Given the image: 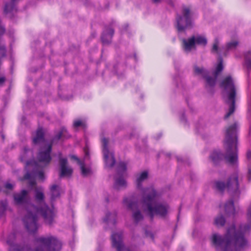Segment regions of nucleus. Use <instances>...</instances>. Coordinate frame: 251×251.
<instances>
[{
	"label": "nucleus",
	"mask_w": 251,
	"mask_h": 251,
	"mask_svg": "<svg viewBox=\"0 0 251 251\" xmlns=\"http://www.w3.org/2000/svg\"><path fill=\"white\" fill-rule=\"evenodd\" d=\"M182 16H177L176 17L177 28L179 31H182L187 27L191 26V13L189 7L184 6L182 8Z\"/></svg>",
	"instance_id": "10"
},
{
	"label": "nucleus",
	"mask_w": 251,
	"mask_h": 251,
	"mask_svg": "<svg viewBox=\"0 0 251 251\" xmlns=\"http://www.w3.org/2000/svg\"><path fill=\"white\" fill-rule=\"evenodd\" d=\"M61 193V188L59 185L53 184L50 187V202L52 209H53V202L56 199L60 197Z\"/></svg>",
	"instance_id": "18"
},
{
	"label": "nucleus",
	"mask_w": 251,
	"mask_h": 251,
	"mask_svg": "<svg viewBox=\"0 0 251 251\" xmlns=\"http://www.w3.org/2000/svg\"><path fill=\"white\" fill-rule=\"evenodd\" d=\"M249 179H251V169L249 170Z\"/></svg>",
	"instance_id": "48"
},
{
	"label": "nucleus",
	"mask_w": 251,
	"mask_h": 251,
	"mask_svg": "<svg viewBox=\"0 0 251 251\" xmlns=\"http://www.w3.org/2000/svg\"><path fill=\"white\" fill-rule=\"evenodd\" d=\"M248 215L251 217V206L248 208Z\"/></svg>",
	"instance_id": "45"
},
{
	"label": "nucleus",
	"mask_w": 251,
	"mask_h": 251,
	"mask_svg": "<svg viewBox=\"0 0 251 251\" xmlns=\"http://www.w3.org/2000/svg\"><path fill=\"white\" fill-rule=\"evenodd\" d=\"M145 234L147 237H150L151 239H153V235L151 233L146 231Z\"/></svg>",
	"instance_id": "43"
},
{
	"label": "nucleus",
	"mask_w": 251,
	"mask_h": 251,
	"mask_svg": "<svg viewBox=\"0 0 251 251\" xmlns=\"http://www.w3.org/2000/svg\"><path fill=\"white\" fill-rule=\"evenodd\" d=\"M63 130L61 131H60L53 139L52 142H53L55 140H59L60 139L63 135Z\"/></svg>",
	"instance_id": "39"
},
{
	"label": "nucleus",
	"mask_w": 251,
	"mask_h": 251,
	"mask_svg": "<svg viewBox=\"0 0 251 251\" xmlns=\"http://www.w3.org/2000/svg\"><path fill=\"white\" fill-rule=\"evenodd\" d=\"M34 144H44L45 143L44 135L43 129L39 128L36 131V136L33 139Z\"/></svg>",
	"instance_id": "21"
},
{
	"label": "nucleus",
	"mask_w": 251,
	"mask_h": 251,
	"mask_svg": "<svg viewBox=\"0 0 251 251\" xmlns=\"http://www.w3.org/2000/svg\"><path fill=\"white\" fill-rule=\"evenodd\" d=\"M116 214L115 212L107 213L103 221L107 224L115 225L116 224Z\"/></svg>",
	"instance_id": "26"
},
{
	"label": "nucleus",
	"mask_w": 251,
	"mask_h": 251,
	"mask_svg": "<svg viewBox=\"0 0 251 251\" xmlns=\"http://www.w3.org/2000/svg\"><path fill=\"white\" fill-rule=\"evenodd\" d=\"M14 186V183L6 182L3 186L2 191L6 194L10 193L13 190Z\"/></svg>",
	"instance_id": "29"
},
{
	"label": "nucleus",
	"mask_w": 251,
	"mask_h": 251,
	"mask_svg": "<svg viewBox=\"0 0 251 251\" xmlns=\"http://www.w3.org/2000/svg\"><path fill=\"white\" fill-rule=\"evenodd\" d=\"M239 42L237 41H232L227 43L225 48L222 49L225 50L226 51L235 49L238 45Z\"/></svg>",
	"instance_id": "28"
},
{
	"label": "nucleus",
	"mask_w": 251,
	"mask_h": 251,
	"mask_svg": "<svg viewBox=\"0 0 251 251\" xmlns=\"http://www.w3.org/2000/svg\"><path fill=\"white\" fill-rule=\"evenodd\" d=\"M237 128L236 123L229 126L226 129L224 140V147L226 150L224 158L227 163L232 166H236L238 164V149Z\"/></svg>",
	"instance_id": "4"
},
{
	"label": "nucleus",
	"mask_w": 251,
	"mask_h": 251,
	"mask_svg": "<svg viewBox=\"0 0 251 251\" xmlns=\"http://www.w3.org/2000/svg\"><path fill=\"white\" fill-rule=\"evenodd\" d=\"M5 29L1 25V21L0 20V54L2 56H5L6 54V48L5 45L1 42V36L4 34Z\"/></svg>",
	"instance_id": "24"
},
{
	"label": "nucleus",
	"mask_w": 251,
	"mask_h": 251,
	"mask_svg": "<svg viewBox=\"0 0 251 251\" xmlns=\"http://www.w3.org/2000/svg\"><path fill=\"white\" fill-rule=\"evenodd\" d=\"M223 154L219 151H214L210 156L211 159L214 164L218 163L222 159Z\"/></svg>",
	"instance_id": "25"
},
{
	"label": "nucleus",
	"mask_w": 251,
	"mask_h": 251,
	"mask_svg": "<svg viewBox=\"0 0 251 251\" xmlns=\"http://www.w3.org/2000/svg\"><path fill=\"white\" fill-rule=\"evenodd\" d=\"M182 42L183 49L186 53L191 52L192 50H196L195 38L193 36L188 39H183Z\"/></svg>",
	"instance_id": "17"
},
{
	"label": "nucleus",
	"mask_w": 251,
	"mask_h": 251,
	"mask_svg": "<svg viewBox=\"0 0 251 251\" xmlns=\"http://www.w3.org/2000/svg\"><path fill=\"white\" fill-rule=\"evenodd\" d=\"M155 4H158L161 2V0H151Z\"/></svg>",
	"instance_id": "46"
},
{
	"label": "nucleus",
	"mask_w": 251,
	"mask_h": 251,
	"mask_svg": "<svg viewBox=\"0 0 251 251\" xmlns=\"http://www.w3.org/2000/svg\"><path fill=\"white\" fill-rule=\"evenodd\" d=\"M84 152H85V157H89V151L87 149L85 148L84 149Z\"/></svg>",
	"instance_id": "44"
},
{
	"label": "nucleus",
	"mask_w": 251,
	"mask_h": 251,
	"mask_svg": "<svg viewBox=\"0 0 251 251\" xmlns=\"http://www.w3.org/2000/svg\"><path fill=\"white\" fill-rule=\"evenodd\" d=\"M219 40L217 38H216L214 40V43L213 45L211 52L213 53H217L219 54V56H221L220 53L219 51Z\"/></svg>",
	"instance_id": "31"
},
{
	"label": "nucleus",
	"mask_w": 251,
	"mask_h": 251,
	"mask_svg": "<svg viewBox=\"0 0 251 251\" xmlns=\"http://www.w3.org/2000/svg\"><path fill=\"white\" fill-rule=\"evenodd\" d=\"M219 63L217 66L215 72V75L217 76L218 74L223 70V60L221 56H219Z\"/></svg>",
	"instance_id": "33"
},
{
	"label": "nucleus",
	"mask_w": 251,
	"mask_h": 251,
	"mask_svg": "<svg viewBox=\"0 0 251 251\" xmlns=\"http://www.w3.org/2000/svg\"><path fill=\"white\" fill-rule=\"evenodd\" d=\"M71 158L74 159V160H76L77 162V163L79 165H81L82 164H83L81 161L79 159V158L78 157H77L75 155H72L71 156Z\"/></svg>",
	"instance_id": "40"
},
{
	"label": "nucleus",
	"mask_w": 251,
	"mask_h": 251,
	"mask_svg": "<svg viewBox=\"0 0 251 251\" xmlns=\"http://www.w3.org/2000/svg\"><path fill=\"white\" fill-rule=\"evenodd\" d=\"M51 144H49L40 150L37 156V162H35L36 166L44 167L50 164L51 160Z\"/></svg>",
	"instance_id": "11"
},
{
	"label": "nucleus",
	"mask_w": 251,
	"mask_h": 251,
	"mask_svg": "<svg viewBox=\"0 0 251 251\" xmlns=\"http://www.w3.org/2000/svg\"><path fill=\"white\" fill-rule=\"evenodd\" d=\"M126 170V165L125 163L121 162L118 164L117 167V175L118 176H115L114 187L119 189L126 187V182L122 176Z\"/></svg>",
	"instance_id": "13"
},
{
	"label": "nucleus",
	"mask_w": 251,
	"mask_h": 251,
	"mask_svg": "<svg viewBox=\"0 0 251 251\" xmlns=\"http://www.w3.org/2000/svg\"><path fill=\"white\" fill-rule=\"evenodd\" d=\"M124 203L128 209L132 211V217L135 223H138L143 220V215L138 208V201L134 196L125 198Z\"/></svg>",
	"instance_id": "9"
},
{
	"label": "nucleus",
	"mask_w": 251,
	"mask_h": 251,
	"mask_svg": "<svg viewBox=\"0 0 251 251\" xmlns=\"http://www.w3.org/2000/svg\"><path fill=\"white\" fill-rule=\"evenodd\" d=\"M247 157L248 159H251V149L248 150L247 152Z\"/></svg>",
	"instance_id": "42"
},
{
	"label": "nucleus",
	"mask_w": 251,
	"mask_h": 251,
	"mask_svg": "<svg viewBox=\"0 0 251 251\" xmlns=\"http://www.w3.org/2000/svg\"><path fill=\"white\" fill-rule=\"evenodd\" d=\"M37 247L34 251H59L61 248V242L55 237H40L36 240Z\"/></svg>",
	"instance_id": "8"
},
{
	"label": "nucleus",
	"mask_w": 251,
	"mask_h": 251,
	"mask_svg": "<svg viewBox=\"0 0 251 251\" xmlns=\"http://www.w3.org/2000/svg\"><path fill=\"white\" fill-rule=\"evenodd\" d=\"M250 52H248L247 54L245 56V65L246 67L248 70H250L251 69V57L249 56V54H250Z\"/></svg>",
	"instance_id": "36"
},
{
	"label": "nucleus",
	"mask_w": 251,
	"mask_h": 251,
	"mask_svg": "<svg viewBox=\"0 0 251 251\" xmlns=\"http://www.w3.org/2000/svg\"><path fill=\"white\" fill-rule=\"evenodd\" d=\"M30 174L28 173H26L25 176V179H29V184L34 189L35 191L34 198L36 202L41 206L39 208L36 207L37 213H40L44 218L45 223L49 226H51L54 222V218L55 217V213L54 209L50 208L49 206L45 203V195L43 189L42 187H37L36 186V182L34 179H30Z\"/></svg>",
	"instance_id": "5"
},
{
	"label": "nucleus",
	"mask_w": 251,
	"mask_h": 251,
	"mask_svg": "<svg viewBox=\"0 0 251 251\" xmlns=\"http://www.w3.org/2000/svg\"><path fill=\"white\" fill-rule=\"evenodd\" d=\"M1 137H2V138L3 140V139H4V136H3V135H1Z\"/></svg>",
	"instance_id": "51"
},
{
	"label": "nucleus",
	"mask_w": 251,
	"mask_h": 251,
	"mask_svg": "<svg viewBox=\"0 0 251 251\" xmlns=\"http://www.w3.org/2000/svg\"><path fill=\"white\" fill-rule=\"evenodd\" d=\"M34 175L36 176H37L40 179H41L42 180H44V173H43V171H39L37 172H35Z\"/></svg>",
	"instance_id": "38"
},
{
	"label": "nucleus",
	"mask_w": 251,
	"mask_h": 251,
	"mask_svg": "<svg viewBox=\"0 0 251 251\" xmlns=\"http://www.w3.org/2000/svg\"><path fill=\"white\" fill-rule=\"evenodd\" d=\"M7 206L6 201H2L0 202V217L2 216L6 210Z\"/></svg>",
	"instance_id": "35"
},
{
	"label": "nucleus",
	"mask_w": 251,
	"mask_h": 251,
	"mask_svg": "<svg viewBox=\"0 0 251 251\" xmlns=\"http://www.w3.org/2000/svg\"><path fill=\"white\" fill-rule=\"evenodd\" d=\"M239 183L238 175L237 173H234L230 176L226 182L218 180L215 181L214 184L217 190L223 193L225 190H226L229 194L235 199L239 198L241 194Z\"/></svg>",
	"instance_id": "6"
},
{
	"label": "nucleus",
	"mask_w": 251,
	"mask_h": 251,
	"mask_svg": "<svg viewBox=\"0 0 251 251\" xmlns=\"http://www.w3.org/2000/svg\"><path fill=\"white\" fill-rule=\"evenodd\" d=\"M122 239L123 233L122 231L112 234L113 247L116 248L117 251H131L128 248L124 247Z\"/></svg>",
	"instance_id": "14"
},
{
	"label": "nucleus",
	"mask_w": 251,
	"mask_h": 251,
	"mask_svg": "<svg viewBox=\"0 0 251 251\" xmlns=\"http://www.w3.org/2000/svg\"><path fill=\"white\" fill-rule=\"evenodd\" d=\"M216 78V75H215V78H213L211 76H209L208 75H207L206 77L204 78L206 80L207 85H208L210 87H213L215 84Z\"/></svg>",
	"instance_id": "32"
},
{
	"label": "nucleus",
	"mask_w": 251,
	"mask_h": 251,
	"mask_svg": "<svg viewBox=\"0 0 251 251\" xmlns=\"http://www.w3.org/2000/svg\"><path fill=\"white\" fill-rule=\"evenodd\" d=\"M225 219L222 215L217 216L215 219V224L217 226H223L225 224Z\"/></svg>",
	"instance_id": "30"
},
{
	"label": "nucleus",
	"mask_w": 251,
	"mask_h": 251,
	"mask_svg": "<svg viewBox=\"0 0 251 251\" xmlns=\"http://www.w3.org/2000/svg\"><path fill=\"white\" fill-rule=\"evenodd\" d=\"M251 228V224L241 225L238 229L233 224L228 228L224 237L214 234L212 242L218 251H241L249 246L245 234Z\"/></svg>",
	"instance_id": "1"
},
{
	"label": "nucleus",
	"mask_w": 251,
	"mask_h": 251,
	"mask_svg": "<svg viewBox=\"0 0 251 251\" xmlns=\"http://www.w3.org/2000/svg\"><path fill=\"white\" fill-rule=\"evenodd\" d=\"M148 172L144 171V172H142L141 174H140L138 176H137V179H136L137 187L138 189H141V192L142 193V196L143 195L144 190L149 188V187L146 188H142V183L148 178Z\"/></svg>",
	"instance_id": "19"
},
{
	"label": "nucleus",
	"mask_w": 251,
	"mask_h": 251,
	"mask_svg": "<svg viewBox=\"0 0 251 251\" xmlns=\"http://www.w3.org/2000/svg\"><path fill=\"white\" fill-rule=\"evenodd\" d=\"M158 194L152 187L143 191L141 202L144 210L147 212L151 220L154 215L165 217L168 214L170 207L166 202L158 201Z\"/></svg>",
	"instance_id": "2"
},
{
	"label": "nucleus",
	"mask_w": 251,
	"mask_h": 251,
	"mask_svg": "<svg viewBox=\"0 0 251 251\" xmlns=\"http://www.w3.org/2000/svg\"><path fill=\"white\" fill-rule=\"evenodd\" d=\"M21 160L22 161H25V155L23 156H21Z\"/></svg>",
	"instance_id": "49"
},
{
	"label": "nucleus",
	"mask_w": 251,
	"mask_h": 251,
	"mask_svg": "<svg viewBox=\"0 0 251 251\" xmlns=\"http://www.w3.org/2000/svg\"><path fill=\"white\" fill-rule=\"evenodd\" d=\"M220 87L227 93V98L226 102L229 105L228 112L224 117L227 119L235 111L236 87L234 80L231 75L225 77L220 84Z\"/></svg>",
	"instance_id": "7"
},
{
	"label": "nucleus",
	"mask_w": 251,
	"mask_h": 251,
	"mask_svg": "<svg viewBox=\"0 0 251 251\" xmlns=\"http://www.w3.org/2000/svg\"><path fill=\"white\" fill-rule=\"evenodd\" d=\"M15 204L24 208L27 213L23 219V221L27 231L30 233H34L38 229V217L36 215V207L30 202V198L28 192L23 190L20 192L13 195Z\"/></svg>",
	"instance_id": "3"
},
{
	"label": "nucleus",
	"mask_w": 251,
	"mask_h": 251,
	"mask_svg": "<svg viewBox=\"0 0 251 251\" xmlns=\"http://www.w3.org/2000/svg\"><path fill=\"white\" fill-rule=\"evenodd\" d=\"M15 234L13 233L10 234L7 240L6 243L10 246L9 251H24L25 248L20 245L15 243Z\"/></svg>",
	"instance_id": "16"
},
{
	"label": "nucleus",
	"mask_w": 251,
	"mask_h": 251,
	"mask_svg": "<svg viewBox=\"0 0 251 251\" xmlns=\"http://www.w3.org/2000/svg\"><path fill=\"white\" fill-rule=\"evenodd\" d=\"M74 126L75 127H78L79 126H85V124L80 120L75 121L74 123Z\"/></svg>",
	"instance_id": "37"
},
{
	"label": "nucleus",
	"mask_w": 251,
	"mask_h": 251,
	"mask_svg": "<svg viewBox=\"0 0 251 251\" xmlns=\"http://www.w3.org/2000/svg\"><path fill=\"white\" fill-rule=\"evenodd\" d=\"M184 120V121H185V117L184 116H182V118H181V120Z\"/></svg>",
	"instance_id": "50"
},
{
	"label": "nucleus",
	"mask_w": 251,
	"mask_h": 251,
	"mask_svg": "<svg viewBox=\"0 0 251 251\" xmlns=\"http://www.w3.org/2000/svg\"><path fill=\"white\" fill-rule=\"evenodd\" d=\"M114 32V30L112 28H110L108 31H104L101 37L102 42L104 44L110 43L111 42Z\"/></svg>",
	"instance_id": "20"
},
{
	"label": "nucleus",
	"mask_w": 251,
	"mask_h": 251,
	"mask_svg": "<svg viewBox=\"0 0 251 251\" xmlns=\"http://www.w3.org/2000/svg\"><path fill=\"white\" fill-rule=\"evenodd\" d=\"M225 209V212L227 215H234L235 214V208L232 199L226 203Z\"/></svg>",
	"instance_id": "22"
},
{
	"label": "nucleus",
	"mask_w": 251,
	"mask_h": 251,
	"mask_svg": "<svg viewBox=\"0 0 251 251\" xmlns=\"http://www.w3.org/2000/svg\"><path fill=\"white\" fill-rule=\"evenodd\" d=\"M5 77L4 76H0V85H2L5 81Z\"/></svg>",
	"instance_id": "41"
},
{
	"label": "nucleus",
	"mask_w": 251,
	"mask_h": 251,
	"mask_svg": "<svg viewBox=\"0 0 251 251\" xmlns=\"http://www.w3.org/2000/svg\"><path fill=\"white\" fill-rule=\"evenodd\" d=\"M24 154H25L29 151L28 149L26 147H25L24 149Z\"/></svg>",
	"instance_id": "47"
},
{
	"label": "nucleus",
	"mask_w": 251,
	"mask_h": 251,
	"mask_svg": "<svg viewBox=\"0 0 251 251\" xmlns=\"http://www.w3.org/2000/svg\"><path fill=\"white\" fill-rule=\"evenodd\" d=\"M194 71L196 75H201L203 78L206 77L207 75H208V72L206 69L203 67H199L197 65L194 66Z\"/></svg>",
	"instance_id": "23"
},
{
	"label": "nucleus",
	"mask_w": 251,
	"mask_h": 251,
	"mask_svg": "<svg viewBox=\"0 0 251 251\" xmlns=\"http://www.w3.org/2000/svg\"><path fill=\"white\" fill-rule=\"evenodd\" d=\"M193 36L195 38L196 45L205 46L207 44V39L204 36L200 35H193Z\"/></svg>",
	"instance_id": "27"
},
{
	"label": "nucleus",
	"mask_w": 251,
	"mask_h": 251,
	"mask_svg": "<svg viewBox=\"0 0 251 251\" xmlns=\"http://www.w3.org/2000/svg\"><path fill=\"white\" fill-rule=\"evenodd\" d=\"M80 166L82 176H87L91 174L92 172L90 169L85 168L83 164H82Z\"/></svg>",
	"instance_id": "34"
},
{
	"label": "nucleus",
	"mask_w": 251,
	"mask_h": 251,
	"mask_svg": "<svg viewBox=\"0 0 251 251\" xmlns=\"http://www.w3.org/2000/svg\"><path fill=\"white\" fill-rule=\"evenodd\" d=\"M102 145V152L105 166L111 168L115 165L116 160L112 152H110L108 148V140L106 138L101 139Z\"/></svg>",
	"instance_id": "12"
},
{
	"label": "nucleus",
	"mask_w": 251,
	"mask_h": 251,
	"mask_svg": "<svg viewBox=\"0 0 251 251\" xmlns=\"http://www.w3.org/2000/svg\"><path fill=\"white\" fill-rule=\"evenodd\" d=\"M59 163L60 166L59 176L60 177L70 176L73 172V170L68 166L67 159L59 157Z\"/></svg>",
	"instance_id": "15"
}]
</instances>
